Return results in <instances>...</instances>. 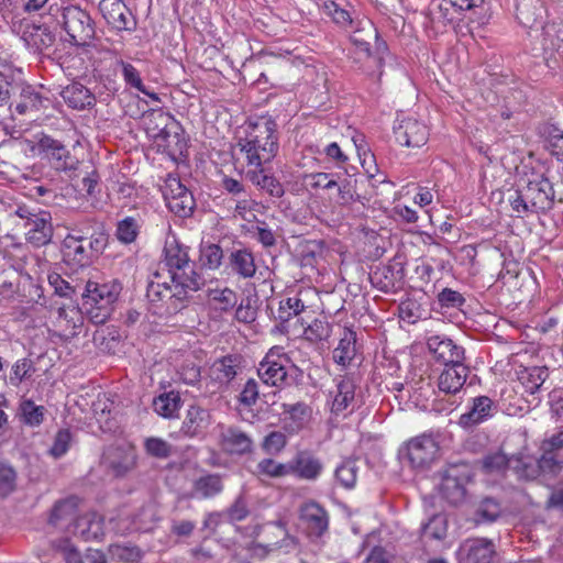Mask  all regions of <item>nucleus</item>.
I'll use <instances>...</instances> for the list:
<instances>
[{
	"instance_id": "38",
	"label": "nucleus",
	"mask_w": 563,
	"mask_h": 563,
	"mask_svg": "<svg viewBox=\"0 0 563 563\" xmlns=\"http://www.w3.org/2000/svg\"><path fill=\"white\" fill-rule=\"evenodd\" d=\"M245 175L252 184L265 190L271 196L282 197L284 195L282 184L274 176L265 174L263 167L246 169Z\"/></svg>"
},
{
	"instance_id": "51",
	"label": "nucleus",
	"mask_w": 563,
	"mask_h": 563,
	"mask_svg": "<svg viewBox=\"0 0 563 563\" xmlns=\"http://www.w3.org/2000/svg\"><path fill=\"white\" fill-rule=\"evenodd\" d=\"M331 335V325L329 322L316 319L303 330V336L311 343L327 341Z\"/></svg>"
},
{
	"instance_id": "31",
	"label": "nucleus",
	"mask_w": 563,
	"mask_h": 563,
	"mask_svg": "<svg viewBox=\"0 0 563 563\" xmlns=\"http://www.w3.org/2000/svg\"><path fill=\"white\" fill-rule=\"evenodd\" d=\"M103 463L114 475L121 476L134 466L135 459L131 450L110 448L103 454Z\"/></svg>"
},
{
	"instance_id": "59",
	"label": "nucleus",
	"mask_w": 563,
	"mask_h": 563,
	"mask_svg": "<svg viewBox=\"0 0 563 563\" xmlns=\"http://www.w3.org/2000/svg\"><path fill=\"white\" fill-rule=\"evenodd\" d=\"M501 509L499 504L490 498L484 499L476 511L478 522H493L500 516Z\"/></svg>"
},
{
	"instance_id": "36",
	"label": "nucleus",
	"mask_w": 563,
	"mask_h": 563,
	"mask_svg": "<svg viewBox=\"0 0 563 563\" xmlns=\"http://www.w3.org/2000/svg\"><path fill=\"white\" fill-rule=\"evenodd\" d=\"M57 324L62 331V335L65 339L76 336L79 333L80 328L82 325V317L80 311L75 307L59 308L57 316Z\"/></svg>"
},
{
	"instance_id": "49",
	"label": "nucleus",
	"mask_w": 563,
	"mask_h": 563,
	"mask_svg": "<svg viewBox=\"0 0 563 563\" xmlns=\"http://www.w3.org/2000/svg\"><path fill=\"white\" fill-rule=\"evenodd\" d=\"M20 412L25 424L37 427L44 420L45 408L30 399H25L20 405Z\"/></svg>"
},
{
	"instance_id": "35",
	"label": "nucleus",
	"mask_w": 563,
	"mask_h": 563,
	"mask_svg": "<svg viewBox=\"0 0 563 563\" xmlns=\"http://www.w3.org/2000/svg\"><path fill=\"white\" fill-rule=\"evenodd\" d=\"M356 355V334L350 329H344L338 346L333 350V361L345 367Z\"/></svg>"
},
{
	"instance_id": "17",
	"label": "nucleus",
	"mask_w": 563,
	"mask_h": 563,
	"mask_svg": "<svg viewBox=\"0 0 563 563\" xmlns=\"http://www.w3.org/2000/svg\"><path fill=\"white\" fill-rule=\"evenodd\" d=\"M170 117L163 111H153L145 117L146 131L154 139L162 140L166 142V144L157 143L158 148H163L168 155H175L176 150L170 146V139L178 140L177 135H170V133L166 130L167 124L170 121ZM179 141H177V144Z\"/></svg>"
},
{
	"instance_id": "19",
	"label": "nucleus",
	"mask_w": 563,
	"mask_h": 563,
	"mask_svg": "<svg viewBox=\"0 0 563 563\" xmlns=\"http://www.w3.org/2000/svg\"><path fill=\"white\" fill-rule=\"evenodd\" d=\"M26 229L25 236L29 243L40 247L51 242L53 236V227L51 216L46 211H41L37 216L30 218V222L24 223Z\"/></svg>"
},
{
	"instance_id": "63",
	"label": "nucleus",
	"mask_w": 563,
	"mask_h": 563,
	"mask_svg": "<svg viewBox=\"0 0 563 563\" xmlns=\"http://www.w3.org/2000/svg\"><path fill=\"white\" fill-rule=\"evenodd\" d=\"M162 192L166 202L170 200L172 197L175 198L179 195L188 194L190 191L181 184L178 177L168 175L167 178L165 179Z\"/></svg>"
},
{
	"instance_id": "57",
	"label": "nucleus",
	"mask_w": 563,
	"mask_h": 563,
	"mask_svg": "<svg viewBox=\"0 0 563 563\" xmlns=\"http://www.w3.org/2000/svg\"><path fill=\"white\" fill-rule=\"evenodd\" d=\"M34 371L32 361L29 358L18 360L11 367L9 383L12 386H19L22 380Z\"/></svg>"
},
{
	"instance_id": "5",
	"label": "nucleus",
	"mask_w": 563,
	"mask_h": 563,
	"mask_svg": "<svg viewBox=\"0 0 563 563\" xmlns=\"http://www.w3.org/2000/svg\"><path fill=\"white\" fill-rule=\"evenodd\" d=\"M62 255L71 271L86 267L93 256V241L82 235L68 234L63 241Z\"/></svg>"
},
{
	"instance_id": "46",
	"label": "nucleus",
	"mask_w": 563,
	"mask_h": 563,
	"mask_svg": "<svg viewBox=\"0 0 563 563\" xmlns=\"http://www.w3.org/2000/svg\"><path fill=\"white\" fill-rule=\"evenodd\" d=\"M284 413L288 416L291 421L289 428L292 431L302 429L309 421L311 416V409L309 406L302 402L294 405H283Z\"/></svg>"
},
{
	"instance_id": "8",
	"label": "nucleus",
	"mask_w": 563,
	"mask_h": 563,
	"mask_svg": "<svg viewBox=\"0 0 563 563\" xmlns=\"http://www.w3.org/2000/svg\"><path fill=\"white\" fill-rule=\"evenodd\" d=\"M529 207L536 212L544 211L552 207L554 190L550 180L543 174H532L523 188Z\"/></svg>"
},
{
	"instance_id": "16",
	"label": "nucleus",
	"mask_w": 563,
	"mask_h": 563,
	"mask_svg": "<svg viewBox=\"0 0 563 563\" xmlns=\"http://www.w3.org/2000/svg\"><path fill=\"white\" fill-rule=\"evenodd\" d=\"M427 345L433 357L444 365L460 363L464 358V350L446 336L432 335Z\"/></svg>"
},
{
	"instance_id": "34",
	"label": "nucleus",
	"mask_w": 563,
	"mask_h": 563,
	"mask_svg": "<svg viewBox=\"0 0 563 563\" xmlns=\"http://www.w3.org/2000/svg\"><path fill=\"white\" fill-rule=\"evenodd\" d=\"M62 98L68 107L75 110H84L95 104L93 95L79 82H73L65 87Z\"/></svg>"
},
{
	"instance_id": "61",
	"label": "nucleus",
	"mask_w": 563,
	"mask_h": 563,
	"mask_svg": "<svg viewBox=\"0 0 563 563\" xmlns=\"http://www.w3.org/2000/svg\"><path fill=\"white\" fill-rule=\"evenodd\" d=\"M118 65L121 66L124 81L140 92H146V87L143 85L140 73L130 63L119 60Z\"/></svg>"
},
{
	"instance_id": "54",
	"label": "nucleus",
	"mask_w": 563,
	"mask_h": 563,
	"mask_svg": "<svg viewBox=\"0 0 563 563\" xmlns=\"http://www.w3.org/2000/svg\"><path fill=\"white\" fill-rule=\"evenodd\" d=\"M166 206L173 213L183 218L188 217L194 210L192 195L188 192L179 195L175 198L172 197L170 200L166 201Z\"/></svg>"
},
{
	"instance_id": "1",
	"label": "nucleus",
	"mask_w": 563,
	"mask_h": 563,
	"mask_svg": "<svg viewBox=\"0 0 563 563\" xmlns=\"http://www.w3.org/2000/svg\"><path fill=\"white\" fill-rule=\"evenodd\" d=\"M277 124L269 117L250 121L238 137L234 150L236 162L247 169L271 163L278 153Z\"/></svg>"
},
{
	"instance_id": "55",
	"label": "nucleus",
	"mask_w": 563,
	"mask_h": 563,
	"mask_svg": "<svg viewBox=\"0 0 563 563\" xmlns=\"http://www.w3.org/2000/svg\"><path fill=\"white\" fill-rule=\"evenodd\" d=\"M222 249L217 244H207L200 250V261L203 266L210 269L219 268L222 263Z\"/></svg>"
},
{
	"instance_id": "25",
	"label": "nucleus",
	"mask_w": 563,
	"mask_h": 563,
	"mask_svg": "<svg viewBox=\"0 0 563 563\" xmlns=\"http://www.w3.org/2000/svg\"><path fill=\"white\" fill-rule=\"evenodd\" d=\"M467 375L468 368L463 362L445 365L439 376L438 386L446 394H455L464 386Z\"/></svg>"
},
{
	"instance_id": "48",
	"label": "nucleus",
	"mask_w": 563,
	"mask_h": 563,
	"mask_svg": "<svg viewBox=\"0 0 563 563\" xmlns=\"http://www.w3.org/2000/svg\"><path fill=\"white\" fill-rule=\"evenodd\" d=\"M307 294H309V290L299 291L296 296L282 300L279 302L278 318L283 321H287L303 311L306 306L302 296Z\"/></svg>"
},
{
	"instance_id": "18",
	"label": "nucleus",
	"mask_w": 563,
	"mask_h": 563,
	"mask_svg": "<svg viewBox=\"0 0 563 563\" xmlns=\"http://www.w3.org/2000/svg\"><path fill=\"white\" fill-rule=\"evenodd\" d=\"M516 466L522 467V454L509 457L503 450H497L482 460V471L487 476H501L508 470L516 473Z\"/></svg>"
},
{
	"instance_id": "20",
	"label": "nucleus",
	"mask_w": 563,
	"mask_h": 563,
	"mask_svg": "<svg viewBox=\"0 0 563 563\" xmlns=\"http://www.w3.org/2000/svg\"><path fill=\"white\" fill-rule=\"evenodd\" d=\"M331 411L339 415L353 408L355 399V383L349 376L335 379V386L330 391Z\"/></svg>"
},
{
	"instance_id": "23",
	"label": "nucleus",
	"mask_w": 563,
	"mask_h": 563,
	"mask_svg": "<svg viewBox=\"0 0 563 563\" xmlns=\"http://www.w3.org/2000/svg\"><path fill=\"white\" fill-rule=\"evenodd\" d=\"M495 413V406L487 396H479L473 399L471 409L461 415L459 424L463 428H471L492 418Z\"/></svg>"
},
{
	"instance_id": "37",
	"label": "nucleus",
	"mask_w": 563,
	"mask_h": 563,
	"mask_svg": "<svg viewBox=\"0 0 563 563\" xmlns=\"http://www.w3.org/2000/svg\"><path fill=\"white\" fill-rule=\"evenodd\" d=\"M333 207H346L354 202L355 190L351 181L345 177H340L324 197Z\"/></svg>"
},
{
	"instance_id": "64",
	"label": "nucleus",
	"mask_w": 563,
	"mask_h": 563,
	"mask_svg": "<svg viewBox=\"0 0 563 563\" xmlns=\"http://www.w3.org/2000/svg\"><path fill=\"white\" fill-rule=\"evenodd\" d=\"M137 234V225L133 218H125L119 222L117 236L123 243H131Z\"/></svg>"
},
{
	"instance_id": "50",
	"label": "nucleus",
	"mask_w": 563,
	"mask_h": 563,
	"mask_svg": "<svg viewBox=\"0 0 563 563\" xmlns=\"http://www.w3.org/2000/svg\"><path fill=\"white\" fill-rule=\"evenodd\" d=\"M23 10L29 14L55 16L60 10L59 0H23Z\"/></svg>"
},
{
	"instance_id": "13",
	"label": "nucleus",
	"mask_w": 563,
	"mask_h": 563,
	"mask_svg": "<svg viewBox=\"0 0 563 563\" xmlns=\"http://www.w3.org/2000/svg\"><path fill=\"white\" fill-rule=\"evenodd\" d=\"M394 132L396 141L407 147H421L429 139L428 126L415 118L401 120Z\"/></svg>"
},
{
	"instance_id": "27",
	"label": "nucleus",
	"mask_w": 563,
	"mask_h": 563,
	"mask_svg": "<svg viewBox=\"0 0 563 563\" xmlns=\"http://www.w3.org/2000/svg\"><path fill=\"white\" fill-rule=\"evenodd\" d=\"M40 145L57 169L67 170L76 167L77 159L70 155L69 151L59 141L45 136L41 140Z\"/></svg>"
},
{
	"instance_id": "10",
	"label": "nucleus",
	"mask_w": 563,
	"mask_h": 563,
	"mask_svg": "<svg viewBox=\"0 0 563 563\" xmlns=\"http://www.w3.org/2000/svg\"><path fill=\"white\" fill-rule=\"evenodd\" d=\"M496 547L486 538L466 539L457 550L459 563H492Z\"/></svg>"
},
{
	"instance_id": "7",
	"label": "nucleus",
	"mask_w": 563,
	"mask_h": 563,
	"mask_svg": "<svg viewBox=\"0 0 563 563\" xmlns=\"http://www.w3.org/2000/svg\"><path fill=\"white\" fill-rule=\"evenodd\" d=\"M238 303V294L220 283H211L206 289V307L213 319L222 318Z\"/></svg>"
},
{
	"instance_id": "6",
	"label": "nucleus",
	"mask_w": 563,
	"mask_h": 563,
	"mask_svg": "<svg viewBox=\"0 0 563 563\" xmlns=\"http://www.w3.org/2000/svg\"><path fill=\"white\" fill-rule=\"evenodd\" d=\"M289 358L282 346H273L260 363L257 373L264 384L280 386L287 377L286 365Z\"/></svg>"
},
{
	"instance_id": "28",
	"label": "nucleus",
	"mask_w": 563,
	"mask_h": 563,
	"mask_svg": "<svg viewBox=\"0 0 563 563\" xmlns=\"http://www.w3.org/2000/svg\"><path fill=\"white\" fill-rule=\"evenodd\" d=\"M543 12L541 0H517L516 16L519 23L525 27L532 29L541 25Z\"/></svg>"
},
{
	"instance_id": "2",
	"label": "nucleus",
	"mask_w": 563,
	"mask_h": 563,
	"mask_svg": "<svg viewBox=\"0 0 563 563\" xmlns=\"http://www.w3.org/2000/svg\"><path fill=\"white\" fill-rule=\"evenodd\" d=\"M164 263L176 289L196 291L203 285L202 277L195 271L187 249L174 236H167L164 246Z\"/></svg>"
},
{
	"instance_id": "29",
	"label": "nucleus",
	"mask_w": 563,
	"mask_h": 563,
	"mask_svg": "<svg viewBox=\"0 0 563 563\" xmlns=\"http://www.w3.org/2000/svg\"><path fill=\"white\" fill-rule=\"evenodd\" d=\"M453 3L452 0H432L427 11V26H430L437 31L445 27L453 21L452 13Z\"/></svg>"
},
{
	"instance_id": "45",
	"label": "nucleus",
	"mask_w": 563,
	"mask_h": 563,
	"mask_svg": "<svg viewBox=\"0 0 563 563\" xmlns=\"http://www.w3.org/2000/svg\"><path fill=\"white\" fill-rule=\"evenodd\" d=\"M43 98L32 87L22 88L20 100L14 106V111L19 114H26L32 111H38L42 108Z\"/></svg>"
},
{
	"instance_id": "22",
	"label": "nucleus",
	"mask_w": 563,
	"mask_h": 563,
	"mask_svg": "<svg viewBox=\"0 0 563 563\" xmlns=\"http://www.w3.org/2000/svg\"><path fill=\"white\" fill-rule=\"evenodd\" d=\"M211 424L210 412L199 406H190L180 431L188 438H202Z\"/></svg>"
},
{
	"instance_id": "26",
	"label": "nucleus",
	"mask_w": 563,
	"mask_h": 563,
	"mask_svg": "<svg viewBox=\"0 0 563 563\" xmlns=\"http://www.w3.org/2000/svg\"><path fill=\"white\" fill-rule=\"evenodd\" d=\"M74 533L85 541L101 538L104 534L103 518L97 512H88L76 518Z\"/></svg>"
},
{
	"instance_id": "41",
	"label": "nucleus",
	"mask_w": 563,
	"mask_h": 563,
	"mask_svg": "<svg viewBox=\"0 0 563 563\" xmlns=\"http://www.w3.org/2000/svg\"><path fill=\"white\" fill-rule=\"evenodd\" d=\"M189 289H181L180 287L176 289L175 283L173 282L172 285H169L166 282L161 283L159 280H152L147 289V297L151 301H166L174 297L180 298Z\"/></svg>"
},
{
	"instance_id": "14",
	"label": "nucleus",
	"mask_w": 563,
	"mask_h": 563,
	"mask_svg": "<svg viewBox=\"0 0 563 563\" xmlns=\"http://www.w3.org/2000/svg\"><path fill=\"white\" fill-rule=\"evenodd\" d=\"M154 512L152 508H143L137 519H132L126 509H120L115 517L109 519L111 529L119 534H126L132 531H146L152 528Z\"/></svg>"
},
{
	"instance_id": "42",
	"label": "nucleus",
	"mask_w": 563,
	"mask_h": 563,
	"mask_svg": "<svg viewBox=\"0 0 563 563\" xmlns=\"http://www.w3.org/2000/svg\"><path fill=\"white\" fill-rule=\"evenodd\" d=\"M77 499L71 497L55 505L49 522L55 527H64L65 523L73 522L76 518Z\"/></svg>"
},
{
	"instance_id": "44",
	"label": "nucleus",
	"mask_w": 563,
	"mask_h": 563,
	"mask_svg": "<svg viewBox=\"0 0 563 563\" xmlns=\"http://www.w3.org/2000/svg\"><path fill=\"white\" fill-rule=\"evenodd\" d=\"M449 521L444 514L432 516L421 527L422 538L426 540H443L448 534Z\"/></svg>"
},
{
	"instance_id": "4",
	"label": "nucleus",
	"mask_w": 563,
	"mask_h": 563,
	"mask_svg": "<svg viewBox=\"0 0 563 563\" xmlns=\"http://www.w3.org/2000/svg\"><path fill=\"white\" fill-rule=\"evenodd\" d=\"M58 23L67 34V41L78 47L87 46L95 37L96 26L92 18L78 5L65 7Z\"/></svg>"
},
{
	"instance_id": "15",
	"label": "nucleus",
	"mask_w": 563,
	"mask_h": 563,
	"mask_svg": "<svg viewBox=\"0 0 563 563\" xmlns=\"http://www.w3.org/2000/svg\"><path fill=\"white\" fill-rule=\"evenodd\" d=\"M561 470V464L551 451L545 452L540 460L522 454V467L516 466L519 478L533 479L540 473L555 475Z\"/></svg>"
},
{
	"instance_id": "58",
	"label": "nucleus",
	"mask_w": 563,
	"mask_h": 563,
	"mask_svg": "<svg viewBox=\"0 0 563 563\" xmlns=\"http://www.w3.org/2000/svg\"><path fill=\"white\" fill-rule=\"evenodd\" d=\"M257 472L268 477H283L289 475L288 463H278L272 459H264L257 464Z\"/></svg>"
},
{
	"instance_id": "47",
	"label": "nucleus",
	"mask_w": 563,
	"mask_h": 563,
	"mask_svg": "<svg viewBox=\"0 0 563 563\" xmlns=\"http://www.w3.org/2000/svg\"><path fill=\"white\" fill-rule=\"evenodd\" d=\"M340 176L335 174L311 173L305 175L303 183L309 190H313L316 192L323 191L325 197L327 191L335 186Z\"/></svg>"
},
{
	"instance_id": "11",
	"label": "nucleus",
	"mask_w": 563,
	"mask_h": 563,
	"mask_svg": "<svg viewBox=\"0 0 563 563\" xmlns=\"http://www.w3.org/2000/svg\"><path fill=\"white\" fill-rule=\"evenodd\" d=\"M99 10L107 24L115 31L132 32L135 29L136 23L122 0H101Z\"/></svg>"
},
{
	"instance_id": "3",
	"label": "nucleus",
	"mask_w": 563,
	"mask_h": 563,
	"mask_svg": "<svg viewBox=\"0 0 563 563\" xmlns=\"http://www.w3.org/2000/svg\"><path fill=\"white\" fill-rule=\"evenodd\" d=\"M122 286L117 280L107 283L87 282L82 294V309L95 324H103L112 314Z\"/></svg>"
},
{
	"instance_id": "21",
	"label": "nucleus",
	"mask_w": 563,
	"mask_h": 563,
	"mask_svg": "<svg viewBox=\"0 0 563 563\" xmlns=\"http://www.w3.org/2000/svg\"><path fill=\"white\" fill-rule=\"evenodd\" d=\"M288 468L289 475L294 474L306 481H316L322 473L323 464L317 456L302 451L288 463Z\"/></svg>"
},
{
	"instance_id": "9",
	"label": "nucleus",
	"mask_w": 563,
	"mask_h": 563,
	"mask_svg": "<svg viewBox=\"0 0 563 563\" xmlns=\"http://www.w3.org/2000/svg\"><path fill=\"white\" fill-rule=\"evenodd\" d=\"M439 445L432 435L422 434L407 444V455L415 468L429 467L437 459Z\"/></svg>"
},
{
	"instance_id": "30",
	"label": "nucleus",
	"mask_w": 563,
	"mask_h": 563,
	"mask_svg": "<svg viewBox=\"0 0 563 563\" xmlns=\"http://www.w3.org/2000/svg\"><path fill=\"white\" fill-rule=\"evenodd\" d=\"M22 40L34 52H43L53 46L55 34L44 25H30L23 32Z\"/></svg>"
},
{
	"instance_id": "56",
	"label": "nucleus",
	"mask_w": 563,
	"mask_h": 563,
	"mask_svg": "<svg viewBox=\"0 0 563 563\" xmlns=\"http://www.w3.org/2000/svg\"><path fill=\"white\" fill-rule=\"evenodd\" d=\"M109 555L112 560L122 562H135L141 558V551L136 547L125 544H112L109 547Z\"/></svg>"
},
{
	"instance_id": "53",
	"label": "nucleus",
	"mask_w": 563,
	"mask_h": 563,
	"mask_svg": "<svg viewBox=\"0 0 563 563\" xmlns=\"http://www.w3.org/2000/svg\"><path fill=\"white\" fill-rule=\"evenodd\" d=\"M212 373L220 383H229L236 375V364L232 357H223L213 364Z\"/></svg>"
},
{
	"instance_id": "32",
	"label": "nucleus",
	"mask_w": 563,
	"mask_h": 563,
	"mask_svg": "<svg viewBox=\"0 0 563 563\" xmlns=\"http://www.w3.org/2000/svg\"><path fill=\"white\" fill-rule=\"evenodd\" d=\"M220 437L223 450L229 453L244 454L252 449L250 437L236 428H223Z\"/></svg>"
},
{
	"instance_id": "12",
	"label": "nucleus",
	"mask_w": 563,
	"mask_h": 563,
	"mask_svg": "<svg viewBox=\"0 0 563 563\" xmlns=\"http://www.w3.org/2000/svg\"><path fill=\"white\" fill-rule=\"evenodd\" d=\"M470 482L466 468L457 466L449 468L440 483V493L450 504H459L465 497V485Z\"/></svg>"
},
{
	"instance_id": "39",
	"label": "nucleus",
	"mask_w": 563,
	"mask_h": 563,
	"mask_svg": "<svg viewBox=\"0 0 563 563\" xmlns=\"http://www.w3.org/2000/svg\"><path fill=\"white\" fill-rule=\"evenodd\" d=\"M223 489L222 479L219 475L209 474L199 477L194 482L191 497L198 499L211 498Z\"/></svg>"
},
{
	"instance_id": "52",
	"label": "nucleus",
	"mask_w": 563,
	"mask_h": 563,
	"mask_svg": "<svg viewBox=\"0 0 563 563\" xmlns=\"http://www.w3.org/2000/svg\"><path fill=\"white\" fill-rule=\"evenodd\" d=\"M16 488V472L8 463L0 461V496L7 497Z\"/></svg>"
},
{
	"instance_id": "43",
	"label": "nucleus",
	"mask_w": 563,
	"mask_h": 563,
	"mask_svg": "<svg viewBox=\"0 0 563 563\" xmlns=\"http://www.w3.org/2000/svg\"><path fill=\"white\" fill-rule=\"evenodd\" d=\"M154 411L164 418H174L180 408V397L178 393L169 391L159 395L153 400Z\"/></svg>"
},
{
	"instance_id": "60",
	"label": "nucleus",
	"mask_w": 563,
	"mask_h": 563,
	"mask_svg": "<svg viewBox=\"0 0 563 563\" xmlns=\"http://www.w3.org/2000/svg\"><path fill=\"white\" fill-rule=\"evenodd\" d=\"M356 471L354 462H344L336 467L335 478L344 488H352L356 482Z\"/></svg>"
},
{
	"instance_id": "33",
	"label": "nucleus",
	"mask_w": 563,
	"mask_h": 563,
	"mask_svg": "<svg viewBox=\"0 0 563 563\" xmlns=\"http://www.w3.org/2000/svg\"><path fill=\"white\" fill-rule=\"evenodd\" d=\"M229 268L240 278H252L256 273L255 260L246 249L235 250L229 256Z\"/></svg>"
},
{
	"instance_id": "62",
	"label": "nucleus",
	"mask_w": 563,
	"mask_h": 563,
	"mask_svg": "<svg viewBox=\"0 0 563 563\" xmlns=\"http://www.w3.org/2000/svg\"><path fill=\"white\" fill-rule=\"evenodd\" d=\"M146 452L158 459H166L172 453V445L161 438H148L145 441Z\"/></svg>"
},
{
	"instance_id": "40",
	"label": "nucleus",
	"mask_w": 563,
	"mask_h": 563,
	"mask_svg": "<svg viewBox=\"0 0 563 563\" xmlns=\"http://www.w3.org/2000/svg\"><path fill=\"white\" fill-rule=\"evenodd\" d=\"M549 376L547 367H525L518 372V379L529 394H536Z\"/></svg>"
},
{
	"instance_id": "24",
	"label": "nucleus",
	"mask_w": 563,
	"mask_h": 563,
	"mask_svg": "<svg viewBox=\"0 0 563 563\" xmlns=\"http://www.w3.org/2000/svg\"><path fill=\"white\" fill-rule=\"evenodd\" d=\"M300 519L305 522L309 532L317 537L327 531L329 526L327 511L314 501H308L301 506Z\"/></svg>"
}]
</instances>
